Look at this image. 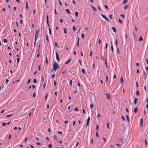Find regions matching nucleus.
<instances>
[{
	"label": "nucleus",
	"mask_w": 148,
	"mask_h": 148,
	"mask_svg": "<svg viewBox=\"0 0 148 148\" xmlns=\"http://www.w3.org/2000/svg\"><path fill=\"white\" fill-rule=\"evenodd\" d=\"M20 23L22 24L23 23V21L21 19L20 20Z\"/></svg>",
	"instance_id": "nucleus-63"
},
{
	"label": "nucleus",
	"mask_w": 148,
	"mask_h": 148,
	"mask_svg": "<svg viewBox=\"0 0 148 148\" xmlns=\"http://www.w3.org/2000/svg\"><path fill=\"white\" fill-rule=\"evenodd\" d=\"M101 15L103 18L105 19L107 21V22H109V19L105 16L104 15L102 14H101Z\"/></svg>",
	"instance_id": "nucleus-3"
},
{
	"label": "nucleus",
	"mask_w": 148,
	"mask_h": 148,
	"mask_svg": "<svg viewBox=\"0 0 148 148\" xmlns=\"http://www.w3.org/2000/svg\"><path fill=\"white\" fill-rule=\"evenodd\" d=\"M117 52L118 53H119V48L118 47H117Z\"/></svg>",
	"instance_id": "nucleus-25"
},
{
	"label": "nucleus",
	"mask_w": 148,
	"mask_h": 148,
	"mask_svg": "<svg viewBox=\"0 0 148 148\" xmlns=\"http://www.w3.org/2000/svg\"><path fill=\"white\" fill-rule=\"evenodd\" d=\"M111 28L112 29L114 32H116V29L115 27H111Z\"/></svg>",
	"instance_id": "nucleus-8"
},
{
	"label": "nucleus",
	"mask_w": 148,
	"mask_h": 148,
	"mask_svg": "<svg viewBox=\"0 0 148 148\" xmlns=\"http://www.w3.org/2000/svg\"><path fill=\"white\" fill-rule=\"evenodd\" d=\"M77 84H78V86H79V89H81L82 88H81V87H80V84L79 83V82H78Z\"/></svg>",
	"instance_id": "nucleus-45"
},
{
	"label": "nucleus",
	"mask_w": 148,
	"mask_h": 148,
	"mask_svg": "<svg viewBox=\"0 0 148 148\" xmlns=\"http://www.w3.org/2000/svg\"><path fill=\"white\" fill-rule=\"evenodd\" d=\"M74 110L78 111V109L77 108H76L75 109H74Z\"/></svg>",
	"instance_id": "nucleus-58"
},
{
	"label": "nucleus",
	"mask_w": 148,
	"mask_h": 148,
	"mask_svg": "<svg viewBox=\"0 0 148 148\" xmlns=\"http://www.w3.org/2000/svg\"><path fill=\"white\" fill-rule=\"evenodd\" d=\"M71 59L70 58V59H69L66 62H65V64H68V63H69L71 61Z\"/></svg>",
	"instance_id": "nucleus-11"
},
{
	"label": "nucleus",
	"mask_w": 148,
	"mask_h": 148,
	"mask_svg": "<svg viewBox=\"0 0 148 148\" xmlns=\"http://www.w3.org/2000/svg\"><path fill=\"white\" fill-rule=\"evenodd\" d=\"M92 51H91V52H90V56H92Z\"/></svg>",
	"instance_id": "nucleus-55"
},
{
	"label": "nucleus",
	"mask_w": 148,
	"mask_h": 148,
	"mask_svg": "<svg viewBox=\"0 0 148 148\" xmlns=\"http://www.w3.org/2000/svg\"><path fill=\"white\" fill-rule=\"evenodd\" d=\"M92 6V8L95 11H96V9L95 8V7H94L92 5L91 6Z\"/></svg>",
	"instance_id": "nucleus-28"
},
{
	"label": "nucleus",
	"mask_w": 148,
	"mask_h": 148,
	"mask_svg": "<svg viewBox=\"0 0 148 148\" xmlns=\"http://www.w3.org/2000/svg\"><path fill=\"white\" fill-rule=\"evenodd\" d=\"M109 17L110 19H112V15L111 14L110 15Z\"/></svg>",
	"instance_id": "nucleus-52"
},
{
	"label": "nucleus",
	"mask_w": 148,
	"mask_h": 148,
	"mask_svg": "<svg viewBox=\"0 0 148 148\" xmlns=\"http://www.w3.org/2000/svg\"><path fill=\"white\" fill-rule=\"evenodd\" d=\"M143 75L145 77V78L146 79H147V74L145 71H144L143 72Z\"/></svg>",
	"instance_id": "nucleus-9"
},
{
	"label": "nucleus",
	"mask_w": 148,
	"mask_h": 148,
	"mask_svg": "<svg viewBox=\"0 0 148 148\" xmlns=\"http://www.w3.org/2000/svg\"><path fill=\"white\" fill-rule=\"evenodd\" d=\"M55 46L56 47H57L58 46V43L57 42H55Z\"/></svg>",
	"instance_id": "nucleus-62"
},
{
	"label": "nucleus",
	"mask_w": 148,
	"mask_h": 148,
	"mask_svg": "<svg viewBox=\"0 0 148 148\" xmlns=\"http://www.w3.org/2000/svg\"><path fill=\"white\" fill-rule=\"evenodd\" d=\"M136 95L139 96V92L138 90H137L136 91Z\"/></svg>",
	"instance_id": "nucleus-18"
},
{
	"label": "nucleus",
	"mask_w": 148,
	"mask_h": 148,
	"mask_svg": "<svg viewBox=\"0 0 148 148\" xmlns=\"http://www.w3.org/2000/svg\"><path fill=\"white\" fill-rule=\"evenodd\" d=\"M6 123L5 122H3L2 124V125L3 126H5L6 125Z\"/></svg>",
	"instance_id": "nucleus-36"
},
{
	"label": "nucleus",
	"mask_w": 148,
	"mask_h": 148,
	"mask_svg": "<svg viewBox=\"0 0 148 148\" xmlns=\"http://www.w3.org/2000/svg\"><path fill=\"white\" fill-rule=\"evenodd\" d=\"M52 147V145L50 144H49L48 145V147L49 148H51Z\"/></svg>",
	"instance_id": "nucleus-31"
},
{
	"label": "nucleus",
	"mask_w": 148,
	"mask_h": 148,
	"mask_svg": "<svg viewBox=\"0 0 148 148\" xmlns=\"http://www.w3.org/2000/svg\"><path fill=\"white\" fill-rule=\"evenodd\" d=\"M111 50L112 51H113V45H111Z\"/></svg>",
	"instance_id": "nucleus-44"
},
{
	"label": "nucleus",
	"mask_w": 148,
	"mask_h": 148,
	"mask_svg": "<svg viewBox=\"0 0 148 148\" xmlns=\"http://www.w3.org/2000/svg\"><path fill=\"white\" fill-rule=\"evenodd\" d=\"M75 16L76 17H78V12H75Z\"/></svg>",
	"instance_id": "nucleus-26"
},
{
	"label": "nucleus",
	"mask_w": 148,
	"mask_h": 148,
	"mask_svg": "<svg viewBox=\"0 0 148 148\" xmlns=\"http://www.w3.org/2000/svg\"><path fill=\"white\" fill-rule=\"evenodd\" d=\"M49 22V17L48 15H47V23H48Z\"/></svg>",
	"instance_id": "nucleus-30"
},
{
	"label": "nucleus",
	"mask_w": 148,
	"mask_h": 148,
	"mask_svg": "<svg viewBox=\"0 0 148 148\" xmlns=\"http://www.w3.org/2000/svg\"><path fill=\"white\" fill-rule=\"evenodd\" d=\"M127 0H124L123 2V4H125L126 2H127Z\"/></svg>",
	"instance_id": "nucleus-33"
},
{
	"label": "nucleus",
	"mask_w": 148,
	"mask_h": 148,
	"mask_svg": "<svg viewBox=\"0 0 148 148\" xmlns=\"http://www.w3.org/2000/svg\"><path fill=\"white\" fill-rule=\"evenodd\" d=\"M59 3L60 5H62V4L60 0H59Z\"/></svg>",
	"instance_id": "nucleus-56"
},
{
	"label": "nucleus",
	"mask_w": 148,
	"mask_h": 148,
	"mask_svg": "<svg viewBox=\"0 0 148 148\" xmlns=\"http://www.w3.org/2000/svg\"><path fill=\"white\" fill-rule=\"evenodd\" d=\"M8 81H9V80L7 79H6V82H5V83L6 84H8Z\"/></svg>",
	"instance_id": "nucleus-35"
},
{
	"label": "nucleus",
	"mask_w": 148,
	"mask_h": 148,
	"mask_svg": "<svg viewBox=\"0 0 148 148\" xmlns=\"http://www.w3.org/2000/svg\"><path fill=\"white\" fill-rule=\"evenodd\" d=\"M8 40L6 39H4L3 42H7Z\"/></svg>",
	"instance_id": "nucleus-42"
},
{
	"label": "nucleus",
	"mask_w": 148,
	"mask_h": 148,
	"mask_svg": "<svg viewBox=\"0 0 148 148\" xmlns=\"http://www.w3.org/2000/svg\"><path fill=\"white\" fill-rule=\"evenodd\" d=\"M81 36H82V38H84V34H82V35H81Z\"/></svg>",
	"instance_id": "nucleus-46"
},
{
	"label": "nucleus",
	"mask_w": 148,
	"mask_h": 148,
	"mask_svg": "<svg viewBox=\"0 0 148 148\" xmlns=\"http://www.w3.org/2000/svg\"><path fill=\"white\" fill-rule=\"evenodd\" d=\"M79 37L77 38V46H78L79 45Z\"/></svg>",
	"instance_id": "nucleus-15"
},
{
	"label": "nucleus",
	"mask_w": 148,
	"mask_h": 148,
	"mask_svg": "<svg viewBox=\"0 0 148 148\" xmlns=\"http://www.w3.org/2000/svg\"><path fill=\"white\" fill-rule=\"evenodd\" d=\"M12 114H11L7 115L6 116L7 117H10V116H11L12 115Z\"/></svg>",
	"instance_id": "nucleus-49"
},
{
	"label": "nucleus",
	"mask_w": 148,
	"mask_h": 148,
	"mask_svg": "<svg viewBox=\"0 0 148 148\" xmlns=\"http://www.w3.org/2000/svg\"><path fill=\"white\" fill-rule=\"evenodd\" d=\"M139 41H142L143 40V38H142V37L141 36L140 38H139Z\"/></svg>",
	"instance_id": "nucleus-20"
},
{
	"label": "nucleus",
	"mask_w": 148,
	"mask_h": 148,
	"mask_svg": "<svg viewBox=\"0 0 148 148\" xmlns=\"http://www.w3.org/2000/svg\"><path fill=\"white\" fill-rule=\"evenodd\" d=\"M82 72L84 74H85L86 73V72L84 69H82Z\"/></svg>",
	"instance_id": "nucleus-14"
},
{
	"label": "nucleus",
	"mask_w": 148,
	"mask_h": 148,
	"mask_svg": "<svg viewBox=\"0 0 148 148\" xmlns=\"http://www.w3.org/2000/svg\"><path fill=\"white\" fill-rule=\"evenodd\" d=\"M138 108H137V107H136L135 108H134V112L135 113H136L137 112V111H138Z\"/></svg>",
	"instance_id": "nucleus-10"
},
{
	"label": "nucleus",
	"mask_w": 148,
	"mask_h": 148,
	"mask_svg": "<svg viewBox=\"0 0 148 148\" xmlns=\"http://www.w3.org/2000/svg\"><path fill=\"white\" fill-rule=\"evenodd\" d=\"M107 47H108V43H106V51H107Z\"/></svg>",
	"instance_id": "nucleus-40"
},
{
	"label": "nucleus",
	"mask_w": 148,
	"mask_h": 148,
	"mask_svg": "<svg viewBox=\"0 0 148 148\" xmlns=\"http://www.w3.org/2000/svg\"><path fill=\"white\" fill-rule=\"evenodd\" d=\"M104 6L107 9V10H108V6L106 5H104Z\"/></svg>",
	"instance_id": "nucleus-34"
},
{
	"label": "nucleus",
	"mask_w": 148,
	"mask_h": 148,
	"mask_svg": "<svg viewBox=\"0 0 148 148\" xmlns=\"http://www.w3.org/2000/svg\"><path fill=\"white\" fill-rule=\"evenodd\" d=\"M107 128L108 129H109V124L108 123H107Z\"/></svg>",
	"instance_id": "nucleus-43"
},
{
	"label": "nucleus",
	"mask_w": 148,
	"mask_h": 148,
	"mask_svg": "<svg viewBox=\"0 0 148 148\" xmlns=\"http://www.w3.org/2000/svg\"><path fill=\"white\" fill-rule=\"evenodd\" d=\"M59 68V66L58 64L55 63L53 65V70L56 71Z\"/></svg>",
	"instance_id": "nucleus-1"
},
{
	"label": "nucleus",
	"mask_w": 148,
	"mask_h": 148,
	"mask_svg": "<svg viewBox=\"0 0 148 148\" xmlns=\"http://www.w3.org/2000/svg\"><path fill=\"white\" fill-rule=\"evenodd\" d=\"M106 82H108V77L107 76H106Z\"/></svg>",
	"instance_id": "nucleus-39"
},
{
	"label": "nucleus",
	"mask_w": 148,
	"mask_h": 148,
	"mask_svg": "<svg viewBox=\"0 0 148 148\" xmlns=\"http://www.w3.org/2000/svg\"><path fill=\"white\" fill-rule=\"evenodd\" d=\"M105 64H106V67H108V65H107V63L106 62V60H105Z\"/></svg>",
	"instance_id": "nucleus-53"
},
{
	"label": "nucleus",
	"mask_w": 148,
	"mask_h": 148,
	"mask_svg": "<svg viewBox=\"0 0 148 148\" xmlns=\"http://www.w3.org/2000/svg\"><path fill=\"white\" fill-rule=\"evenodd\" d=\"M45 59H46V63L47 64H48V62L47 58H45Z\"/></svg>",
	"instance_id": "nucleus-48"
},
{
	"label": "nucleus",
	"mask_w": 148,
	"mask_h": 148,
	"mask_svg": "<svg viewBox=\"0 0 148 148\" xmlns=\"http://www.w3.org/2000/svg\"><path fill=\"white\" fill-rule=\"evenodd\" d=\"M120 82L121 83H123V78L122 76H121L120 78Z\"/></svg>",
	"instance_id": "nucleus-7"
},
{
	"label": "nucleus",
	"mask_w": 148,
	"mask_h": 148,
	"mask_svg": "<svg viewBox=\"0 0 148 148\" xmlns=\"http://www.w3.org/2000/svg\"><path fill=\"white\" fill-rule=\"evenodd\" d=\"M96 129L97 131H98V130H99V125H97L96 127Z\"/></svg>",
	"instance_id": "nucleus-27"
},
{
	"label": "nucleus",
	"mask_w": 148,
	"mask_h": 148,
	"mask_svg": "<svg viewBox=\"0 0 148 148\" xmlns=\"http://www.w3.org/2000/svg\"><path fill=\"white\" fill-rule=\"evenodd\" d=\"M64 33H66V29L65 28H64Z\"/></svg>",
	"instance_id": "nucleus-32"
},
{
	"label": "nucleus",
	"mask_w": 148,
	"mask_h": 148,
	"mask_svg": "<svg viewBox=\"0 0 148 148\" xmlns=\"http://www.w3.org/2000/svg\"><path fill=\"white\" fill-rule=\"evenodd\" d=\"M115 44H116V46L117 47H118V42H117V40L116 39L115 40Z\"/></svg>",
	"instance_id": "nucleus-16"
},
{
	"label": "nucleus",
	"mask_w": 148,
	"mask_h": 148,
	"mask_svg": "<svg viewBox=\"0 0 148 148\" xmlns=\"http://www.w3.org/2000/svg\"><path fill=\"white\" fill-rule=\"evenodd\" d=\"M66 11L68 14H70V11L68 9H66Z\"/></svg>",
	"instance_id": "nucleus-22"
},
{
	"label": "nucleus",
	"mask_w": 148,
	"mask_h": 148,
	"mask_svg": "<svg viewBox=\"0 0 148 148\" xmlns=\"http://www.w3.org/2000/svg\"><path fill=\"white\" fill-rule=\"evenodd\" d=\"M39 29H38L36 31L35 36H37V38H38V37L39 36L38 34L39 33Z\"/></svg>",
	"instance_id": "nucleus-4"
},
{
	"label": "nucleus",
	"mask_w": 148,
	"mask_h": 148,
	"mask_svg": "<svg viewBox=\"0 0 148 148\" xmlns=\"http://www.w3.org/2000/svg\"><path fill=\"white\" fill-rule=\"evenodd\" d=\"M49 33L50 35H51V31L50 28H49Z\"/></svg>",
	"instance_id": "nucleus-29"
},
{
	"label": "nucleus",
	"mask_w": 148,
	"mask_h": 148,
	"mask_svg": "<svg viewBox=\"0 0 148 148\" xmlns=\"http://www.w3.org/2000/svg\"><path fill=\"white\" fill-rule=\"evenodd\" d=\"M56 60L58 61H60V59L59 55L57 52H56Z\"/></svg>",
	"instance_id": "nucleus-2"
},
{
	"label": "nucleus",
	"mask_w": 148,
	"mask_h": 148,
	"mask_svg": "<svg viewBox=\"0 0 148 148\" xmlns=\"http://www.w3.org/2000/svg\"><path fill=\"white\" fill-rule=\"evenodd\" d=\"M53 139H56V140H57V139H58L57 136H56L55 135H54Z\"/></svg>",
	"instance_id": "nucleus-21"
},
{
	"label": "nucleus",
	"mask_w": 148,
	"mask_h": 148,
	"mask_svg": "<svg viewBox=\"0 0 148 148\" xmlns=\"http://www.w3.org/2000/svg\"><path fill=\"white\" fill-rule=\"evenodd\" d=\"M137 100H138V99L135 97L134 98V103L135 104H136Z\"/></svg>",
	"instance_id": "nucleus-12"
},
{
	"label": "nucleus",
	"mask_w": 148,
	"mask_h": 148,
	"mask_svg": "<svg viewBox=\"0 0 148 148\" xmlns=\"http://www.w3.org/2000/svg\"><path fill=\"white\" fill-rule=\"evenodd\" d=\"M128 6L127 5H125L124 6V8L125 9H127L128 8Z\"/></svg>",
	"instance_id": "nucleus-24"
},
{
	"label": "nucleus",
	"mask_w": 148,
	"mask_h": 148,
	"mask_svg": "<svg viewBox=\"0 0 148 148\" xmlns=\"http://www.w3.org/2000/svg\"><path fill=\"white\" fill-rule=\"evenodd\" d=\"M11 134H10L9 136L8 139H10V138H11Z\"/></svg>",
	"instance_id": "nucleus-59"
},
{
	"label": "nucleus",
	"mask_w": 148,
	"mask_h": 148,
	"mask_svg": "<svg viewBox=\"0 0 148 148\" xmlns=\"http://www.w3.org/2000/svg\"><path fill=\"white\" fill-rule=\"evenodd\" d=\"M83 112L84 114H85L86 113L85 110L84 109L83 110Z\"/></svg>",
	"instance_id": "nucleus-61"
},
{
	"label": "nucleus",
	"mask_w": 148,
	"mask_h": 148,
	"mask_svg": "<svg viewBox=\"0 0 148 148\" xmlns=\"http://www.w3.org/2000/svg\"><path fill=\"white\" fill-rule=\"evenodd\" d=\"M121 117L124 121L125 120V117H123V116H121Z\"/></svg>",
	"instance_id": "nucleus-51"
},
{
	"label": "nucleus",
	"mask_w": 148,
	"mask_h": 148,
	"mask_svg": "<svg viewBox=\"0 0 148 148\" xmlns=\"http://www.w3.org/2000/svg\"><path fill=\"white\" fill-rule=\"evenodd\" d=\"M46 38L47 40V41L48 42H49V40L48 38V36L47 34H46Z\"/></svg>",
	"instance_id": "nucleus-23"
},
{
	"label": "nucleus",
	"mask_w": 148,
	"mask_h": 148,
	"mask_svg": "<svg viewBox=\"0 0 148 148\" xmlns=\"http://www.w3.org/2000/svg\"><path fill=\"white\" fill-rule=\"evenodd\" d=\"M94 106V105L92 104V103H91V104L90 105V107L91 108H92L93 106Z\"/></svg>",
	"instance_id": "nucleus-47"
},
{
	"label": "nucleus",
	"mask_w": 148,
	"mask_h": 148,
	"mask_svg": "<svg viewBox=\"0 0 148 148\" xmlns=\"http://www.w3.org/2000/svg\"><path fill=\"white\" fill-rule=\"evenodd\" d=\"M38 67V70L39 71L40 70V65Z\"/></svg>",
	"instance_id": "nucleus-60"
},
{
	"label": "nucleus",
	"mask_w": 148,
	"mask_h": 148,
	"mask_svg": "<svg viewBox=\"0 0 148 148\" xmlns=\"http://www.w3.org/2000/svg\"><path fill=\"white\" fill-rule=\"evenodd\" d=\"M17 62L18 63L19 62L20 59L19 58H17Z\"/></svg>",
	"instance_id": "nucleus-50"
},
{
	"label": "nucleus",
	"mask_w": 148,
	"mask_h": 148,
	"mask_svg": "<svg viewBox=\"0 0 148 148\" xmlns=\"http://www.w3.org/2000/svg\"><path fill=\"white\" fill-rule=\"evenodd\" d=\"M36 94L35 92H34L33 94V96L34 97H36Z\"/></svg>",
	"instance_id": "nucleus-54"
},
{
	"label": "nucleus",
	"mask_w": 148,
	"mask_h": 148,
	"mask_svg": "<svg viewBox=\"0 0 148 148\" xmlns=\"http://www.w3.org/2000/svg\"><path fill=\"white\" fill-rule=\"evenodd\" d=\"M143 121V118H141L140 119V124L141 125V126L142 125Z\"/></svg>",
	"instance_id": "nucleus-13"
},
{
	"label": "nucleus",
	"mask_w": 148,
	"mask_h": 148,
	"mask_svg": "<svg viewBox=\"0 0 148 148\" xmlns=\"http://www.w3.org/2000/svg\"><path fill=\"white\" fill-rule=\"evenodd\" d=\"M30 81H31V80L30 79H29V80H28V81L27 82V83L28 84L30 82Z\"/></svg>",
	"instance_id": "nucleus-64"
},
{
	"label": "nucleus",
	"mask_w": 148,
	"mask_h": 148,
	"mask_svg": "<svg viewBox=\"0 0 148 148\" xmlns=\"http://www.w3.org/2000/svg\"><path fill=\"white\" fill-rule=\"evenodd\" d=\"M26 8L27 9H28L29 8V7L28 6V2H26Z\"/></svg>",
	"instance_id": "nucleus-19"
},
{
	"label": "nucleus",
	"mask_w": 148,
	"mask_h": 148,
	"mask_svg": "<svg viewBox=\"0 0 148 148\" xmlns=\"http://www.w3.org/2000/svg\"><path fill=\"white\" fill-rule=\"evenodd\" d=\"M96 136L97 137H99V134L98 132H96Z\"/></svg>",
	"instance_id": "nucleus-37"
},
{
	"label": "nucleus",
	"mask_w": 148,
	"mask_h": 148,
	"mask_svg": "<svg viewBox=\"0 0 148 148\" xmlns=\"http://www.w3.org/2000/svg\"><path fill=\"white\" fill-rule=\"evenodd\" d=\"M101 59L104 61V57L103 56H101Z\"/></svg>",
	"instance_id": "nucleus-57"
},
{
	"label": "nucleus",
	"mask_w": 148,
	"mask_h": 148,
	"mask_svg": "<svg viewBox=\"0 0 148 148\" xmlns=\"http://www.w3.org/2000/svg\"><path fill=\"white\" fill-rule=\"evenodd\" d=\"M106 95L107 99H110V94L108 93H106Z\"/></svg>",
	"instance_id": "nucleus-6"
},
{
	"label": "nucleus",
	"mask_w": 148,
	"mask_h": 148,
	"mask_svg": "<svg viewBox=\"0 0 148 148\" xmlns=\"http://www.w3.org/2000/svg\"><path fill=\"white\" fill-rule=\"evenodd\" d=\"M119 21L121 23H122V21L120 18L119 19Z\"/></svg>",
	"instance_id": "nucleus-38"
},
{
	"label": "nucleus",
	"mask_w": 148,
	"mask_h": 148,
	"mask_svg": "<svg viewBox=\"0 0 148 148\" xmlns=\"http://www.w3.org/2000/svg\"><path fill=\"white\" fill-rule=\"evenodd\" d=\"M33 81H34V82L35 83H36L37 82V81L35 79H34L33 80Z\"/></svg>",
	"instance_id": "nucleus-41"
},
{
	"label": "nucleus",
	"mask_w": 148,
	"mask_h": 148,
	"mask_svg": "<svg viewBox=\"0 0 148 148\" xmlns=\"http://www.w3.org/2000/svg\"><path fill=\"white\" fill-rule=\"evenodd\" d=\"M126 118L127 119V121L128 122H129V121H130V120H129V119L128 116L127 115H126Z\"/></svg>",
	"instance_id": "nucleus-17"
},
{
	"label": "nucleus",
	"mask_w": 148,
	"mask_h": 148,
	"mask_svg": "<svg viewBox=\"0 0 148 148\" xmlns=\"http://www.w3.org/2000/svg\"><path fill=\"white\" fill-rule=\"evenodd\" d=\"M90 117L89 116L88 117L87 121V124L86 125V126H87L89 124V122L90 121Z\"/></svg>",
	"instance_id": "nucleus-5"
}]
</instances>
